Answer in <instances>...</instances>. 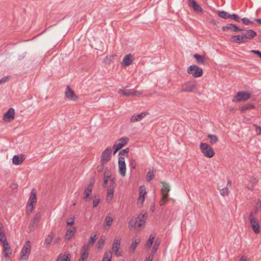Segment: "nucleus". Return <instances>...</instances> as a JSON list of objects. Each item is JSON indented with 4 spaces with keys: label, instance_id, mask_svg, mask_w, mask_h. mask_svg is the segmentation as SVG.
<instances>
[{
    "label": "nucleus",
    "instance_id": "nucleus-1",
    "mask_svg": "<svg viewBox=\"0 0 261 261\" xmlns=\"http://www.w3.org/2000/svg\"><path fill=\"white\" fill-rule=\"evenodd\" d=\"M199 148L201 152L205 157L212 158L214 156L215 153L214 150L210 145L206 143H201Z\"/></svg>",
    "mask_w": 261,
    "mask_h": 261
},
{
    "label": "nucleus",
    "instance_id": "nucleus-2",
    "mask_svg": "<svg viewBox=\"0 0 261 261\" xmlns=\"http://www.w3.org/2000/svg\"><path fill=\"white\" fill-rule=\"evenodd\" d=\"M31 251V246L30 245V242L27 241L21 249L20 253V261H27L30 255Z\"/></svg>",
    "mask_w": 261,
    "mask_h": 261
},
{
    "label": "nucleus",
    "instance_id": "nucleus-3",
    "mask_svg": "<svg viewBox=\"0 0 261 261\" xmlns=\"http://www.w3.org/2000/svg\"><path fill=\"white\" fill-rule=\"evenodd\" d=\"M146 218V213L139 214L137 219H131L129 222V227H133L137 225L138 227H141L144 226L145 223Z\"/></svg>",
    "mask_w": 261,
    "mask_h": 261
},
{
    "label": "nucleus",
    "instance_id": "nucleus-4",
    "mask_svg": "<svg viewBox=\"0 0 261 261\" xmlns=\"http://www.w3.org/2000/svg\"><path fill=\"white\" fill-rule=\"evenodd\" d=\"M37 202V194L35 189L31 190L30 196L27 206V213L29 214L33 212L34 209L33 204Z\"/></svg>",
    "mask_w": 261,
    "mask_h": 261
},
{
    "label": "nucleus",
    "instance_id": "nucleus-5",
    "mask_svg": "<svg viewBox=\"0 0 261 261\" xmlns=\"http://www.w3.org/2000/svg\"><path fill=\"white\" fill-rule=\"evenodd\" d=\"M187 72L191 75L193 77H199L202 75L203 70L196 65L190 66L187 68Z\"/></svg>",
    "mask_w": 261,
    "mask_h": 261
},
{
    "label": "nucleus",
    "instance_id": "nucleus-6",
    "mask_svg": "<svg viewBox=\"0 0 261 261\" xmlns=\"http://www.w3.org/2000/svg\"><path fill=\"white\" fill-rule=\"evenodd\" d=\"M119 237L115 238L112 244V252H113L117 257L122 256V250L120 249L121 241Z\"/></svg>",
    "mask_w": 261,
    "mask_h": 261
},
{
    "label": "nucleus",
    "instance_id": "nucleus-7",
    "mask_svg": "<svg viewBox=\"0 0 261 261\" xmlns=\"http://www.w3.org/2000/svg\"><path fill=\"white\" fill-rule=\"evenodd\" d=\"M249 220L250 223L251 228L255 233H259L260 232V227L257 219L253 215V212L250 213L249 216Z\"/></svg>",
    "mask_w": 261,
    "mask_h": 261
},
{
    "label": "nucleus",
    "instance_id": "nucleus-8",
    "mask_svg": "<svg viewBox=\"0 0 261 261\" xmlns=\"http://www.w3.org/2000/svg\"><path fill=\"white\" fill-rule=\"evenodd\" d=\"M118 93L123 96H139L142 94V91H137L134 89L124 90L120 89Z\"/></svg>",
    "mask_w": 261,
    "mask_h": 261
},
{
    "label": "nucleus",
    "instance_id": "nucleus-9",
    "mask_svg": "<svg viewBox=\"0 0 261 261\" xmlns=\"http://www.w3.org/2000/svg\"><path fill=\"white\" fill-rule=\"evenodd\" d=\"M251 97V94L246 91H239L233 97L232 101L233 102H240L246 101Z\"/></svg>",
    "mask_w": 261,
    "mask_h": 261
},
{
    "label": "nucleus",
    "instance_id": "nucleus-10",
    "mask_svg": "<svg viewBox=\"0 0 261 261\" xmlns=\"http://www.w3.org/2000/svg\"><path fill=\"white\" fill-rule=\"evenodd\" d=\"M128 138L127 137H122L116 141L114 146V154H115L120 149L126 145L128 142Z\"/></svg>",
    "mask_w": 261,
    "mask_h": 261
},
{
    "label": "nucleus",
    "instance_id": "nucleus-11",
    "mask_svg": "<svg viewBox=\"0 0 261 261\" xmlns=\"http://www.w3.org/2000/svg\"><path fill=\"white\" fill-rule=\"evenodd\" d=\"M112 149L110 147H107L102 153L100 163L102 164H106L111 159Z\"/></svg>",
    "mask_w": 261,
    "mask_h": 261
},
{
    "label": "nucleus",
    "instance_id": "nucleus-12",
    "mask_svg": "<svg viewBox=\"0 0 261 261\" xmlns=\"http://www.w3.org/2000/svg\"><path fill=\"white\" fill-rule=\"evenodd\" d=\"M242 36L243 37L245 43L248 42L249 40L252 39L255 36H256V33L252 30H247L242 31Z\"/></svg>",
    "mask_w": 261,
    "mask_h": 261
},
{
    "label": "nucleus",
    "instance_id": "nucleus-13",
    "mask_svg": "<svg viewBox=\"0 0 261 261\" xmlns=\"http://www.w3.org/2000/svg\"><path fill=\"white\" fill-rule=\"evenodd\" d=\"M41 215L40 212H38L35 215L33 219L31 221L29 226V229L30 231H34L38 226V223L41 219Z\"/></svg>",
    "mask_w": 261,
    "mask_h": 261
},
{
    "label": "nucleus",
    "instance_id": "nucleus-14",
    "mask_svg": "<svg viewBox=\"0 0 261 261\" xmlns=\"http://www.w3.org/2000/svg\"><path fill=\"white\" fill-rule=\"evenodd\" d=\"M95 179L94 178H92L90 180L89 185L85 188L84 194V199L87 201V199L91 195L93 186L94 184Z\"/></svg>",
    "mask_w": 261,
    "mask_h": 261
},
{
    "label": "nucleus",
    "instance_id": "nucleus-15",
    "mask_svg": "<svg viewBox=\"0 0 261 261\" xmlns=\"http://www.w3.org/2000/svg\"><path fill=\"white\" fill-rule=\"evenodd\" d=\"M15 110L13 108H10L3 115V120L6 122H11L14 119Z\"/></svg>",
    "mask_w": 261,
    "mask_h": 261
},
{
    "label": "nucleus",
    "instance_id": "nucleus-16",
    "mask_svg": "<svg viewBox=\"0 0 261 261\" xmlns=\"http://www.w3.org/2000/svg\"><path fill=\"white\" fill-rule=\"evenodd\" d=\"M65 95L66 98L70 100H76L78 99V97L75 94L74 91L67 86L65 92Z\"/></svg>",
    "mask_w": 261,
    "mask_h": 261
},
{
    "label": "nucleus",
    "instance_id": "nucleus-17",
    "mask_svg": "<svg viewBox=\"0 0 261 261\" xmlns=\"http://www.w3.org/2000/svg\"><path fill=\"white\" fill-rule=\"evenodd\" d=\"M118 166L120 174L121 176H124L126 172V165L124 158L123 157H119L118 160Z\"/></svg>",
    "mask_w": 261,
    "mask_h": 261
},
{
    "label": "nucleus",
    "instance_id": "nucleus-18",
    "mask_svg": "<svg viewBox=\"0 0 261 261\" xmlns=\"http://www.w3.org/2000/svg\"><path fill=\"white\" fill-rule=\"evenodd\" d=\"M188 5L190 7L192 8L193 10L197 13H203V9L200 5L194 0H188Z\"/></svg>",
    "mask_w": 261,
    "mask_h": 261
},
{
    "label": "nucleus",
    "instance_id": "nucleus-19",
    "mask_svg": "<svg viewBox=\"0 0 261 261\" xmlns=\"http://www.w3.org/2000/svg\"><path fill=\"white\" fill-rule=\"evenodd\" d=\"M196 85L191 82H187L182 85L181 89V92H190L196 89Z\"/></svg>",
    "mask_w": 261,
    "mask_h": 261
},
{
    "label": "nucleus",
    "instance_id": "nucleus-20",
    "mask_svg": "<svg viewBox=\"0 0 261 261\" xmlns=\"http://www.w3.org/2000/svg\"><path fill=\"white\" fill-rule=\"evenodd\" d=\"M146 194L145 188L144 186H141L139 188V194L140 196L138 199V203L140 204L141 206L143 205L145 200V195Z\"/></svg>",
    "mask_w": 261,
    "mask_h": 261
},
{
    "label": "nucleus",
    "instance_id": "nucleus-21",
    "mask_svg": "<svg viewBox=\"0 0 261 261\" xmlns=\"http://www.w3.org/2000/svg\"><path fill=\"white\" fill-rule=\"evenodd\" d=\"M227 29L230 30L234 32H238L241 31H244V29H240L237 26L232 23H228L226 26H224L222 28V30L223 31H226Z\"/></svg>",
    "mask_w": 261,
    "mask_h": 261
},
{
    "label": "nucleus",
    "instance_id": "nucleus-22",
    "mask_svg": "<svg viewBox=\"0 0 261 261\" xmlns=\"http://www.w3.org/2000/svg\"><path fill=\"white\" fill-rule=\"evenodd\" d=\"M89 249V245L85 244L82 249L81 256L80 259L86 261L88 256V250Z\"/></svg>",
    "mask_w": 261,
    "mask_h": 261
},
{
    "label": "nucleus",
    "instance_id": "nucleus-23",
    "mask_svg": "<svg viewBox=\"0 0 261 261\" xmlns=\"http://www.w3.org/2000/svg\"><path fill=\"white\" fill-rule=\"evenodd\" d=\"M76 232V228L75 227H73L72 229H67L64 236L65 239L66 240H69L74 236Z\"/></svg>",
    "mask_w": 261,
    "mask_h": 261
},
{
    "label": "nucleus",
    "instance_id": "nucleus-24",
    "mask_svg": "<svg viewBox=\"0 0 261 261\" xmlns=\"http://www.w3.org/2000/svg\"><path fill=\"white\" fill-rule=\"evenodd\" d=\"M113 222V218L110 215H107L106 217L105 221L103 224L105 229L106 230H109L110 227L112 225Z\"/></svg>",
    "mask_w": 261,
    "mask_h": 261
},
{
    "label": "nucleus",
    "instance_id": "nucleus-25",
    "mask_svg": "<svg viewBox=\"0 0 261 261\" xmlns=\"http://www.w3.org/2000/svg\"><path fill=\"white\" fill-rule=\"evenodd\" d=\"M147 113L145 112L141 113L139 114L134 115L130 118V121L132 122H135L142 120L146 115Z\"/></svg>",
    "mask_w": 261,
    "mask_h": 261
},
{
    "label": "nucleus",
    "instance_id": "nucleus-26",
    "mask_svg": "<svg viewBox=\"0 0 261 261\" xmlns=\"http://www.w3.org/2000/svg\"><path fill=\"white\" fill-rule=\"evenodd\" d=\"M24 159L25 158L23 155H21V156L15 155L12 159V163L14 165H18L21 164L23 162Z\"/></svg>",
    "mask_w": 261,
    "mask_h": 261
},
{
    "label": "nucleus",
    "instance_id": "nucleus-27",
    "mask_svg": "<svg viewBox=\"0 0 261 261\" xmlns=\"http://www.w3.org/2000/svg\"><path fill=\"white\" fill-rule=\"evenodd\" d=\"M193 57L196 59L198 64L204 65L207 64L206 62V58L204 56L199 55L198 54H195Z\"/></svg>",
    "mask_w": 261,
    "mask_h": 261
},
{
    "label": "nucleus",
    "instance_id": "nucleus-28",
    "mask_svg": "<svg viewBox=\"0 0 261 261\" xmlns=\"http://www.w3.org/2000/svg\"><path fill=\"white\" fill-rule=\"evenodd\" d=\"M3 243L4 250L3 252L5 256L8 257L11 254V252L10 251V247L7 240L2 242Z\"/></svg>",
    "mask_w": 261,
    "mask_h": 261
},
{
    "label": "nucleus",
    "instance_id": "nucleus-29",
    "mask_svg": "<svg viewBox=\"0 0 261 261\" xmlns=\"http://www.w3.org/2000/svg\"><path fill=\"white\" fill-rule=\"evenodd\" d=\"M230 40L231 42L236 43H245V41H244L243 37L242 35L233 36L231 37Z\"/></svg>",
    "mask_w": 261,
    "mask_h": 261
},
{
    "label": "nucleus",
    "instance_id": "nucleus-30",
    "mask_svg": "<svg viewBox=\"0 0 261 261\" xmlns=\"http://www.w3.org/2000/svg\"><path fill=\"white\" fill-rule=\"evenodd\" d=\"M140 239L139 237H136L133 238L132 243L129 247V249L132 253H133L135 251L137 247V245L140 243Z\"/></svg>",
    "mask_w": 261,
    "mask_h": 261
},
{
    "label": "nucleus",
    "instance_id": "nucleus-31",
    "mask_svg": "<svg viewBox=\"0 0 261 261\" xmlns=\"http://www.w3.org/2000/svg\"><path fill=\"white\" fill-rule=\"evenodd\" d=\"M111 172L109 171V170L108 168H106L105 170L104 174H103V186L104 187H106L108 182V180L109 178L111 177Z\"/></svg>",
    "mask_w": 261,
    "mask_h": 261
},
{
    "label": "nucleus",
    "instance_id": "nucleus-32",
    "mask_svg": "<svg viewBox=\"0 0 261 261\" xmlns=\"http://www.w3.org/2000/svg\"><path fill=\"white\" fill-rule=\"evenodd\" d=\"M133 62L132 56L131 55H125L122 60V64L126 66H129Z\"/></svg>",
    "mask_w": 261,
    "mask_h": 261
},
{
    "label": "nucleus",
    "instance_id": "nucleus-33",
    "mask_svg": "<svg viewBox=\"0 0 261 261\" xmlns=\"http://www.w3.org/2000/svg\"><path fill=\"white\" fill-rule=\"evenodd\" d=\"M54 238V234L52 233H49L45 239L44 245L46 248H48Z\"/></svg>",
    "mask_w": 261,
    "mask_h": 261
},
{
    "label": "nucleus",
    "instance_id": "nucleus-34",
    "mask_svg": "<svg viewBox=\"0 0 261 261\" xmlns=\"http://www.w3.org/2000/svg\"><path fill=\"white\" fill-rule=\"evenodd\" d=\"M155 170L153 168L150 169L146 175V180L147 181H151L154 177V172Z\"/></svg>",
    "mask_w": 261,
    "mask_h": 261
},
{
    "label": "nucleus",
    "instance_id": "nucleus-35",
    "mask_svg": "<svg viewBox=\"0 0 261 261\" xmlns=\"http://www.w3.org/2000/svg\"><path fill=\"white\" fill-rule=\"evenodd\" d=\"M7 240L6 236L4 230L3 224L0 222V242H3Z\"/></svg>",
    "mask_w": 261,
    "mask_h": 261
},
{
    "label": "nucleus",
    "instance_id": "nucleus-36",
    "mask_svg": "<svg viewBox=\"0 0 261 261\" xmlns=\"http://www.w3.org/2000/svg\"><path fill=\"white\" fill-rule=\"evenodd\" d=\"M207 137L210 139L209 143L211 145H214L218 141V137L215 135L208 134Z\"/></svg>",
    "mask_w": 261,
    "mask_h": 261
},
{
    "label": "nucleus",
    "instance_id": "nucleus-37",
    "mask_svg": "<svg viewBox=\"0 0 261 261\" xmlns=\"http://www.w3.org/2000/svg\"><path fill=\"white\" fill-rule=\"evenodd\" d=\"M57 261H70V254L65 253L63 256H59Z\"/></svg>",
    "mask_w": 261,
    "mask_h": 261
},
{
    "label": "nucleus",
    "instance_id": "nucleus-38",
    "mask_svg": "<svg viewBox=\"0 0 261 261\" xmlns=\"http://www.w3.org/2000/svg\"><path fill=\"white\" fill-rule=\"evenodd\" d=\"M112 253L111 251H107L105 254L102 259V261H111Z\"/></svg>",
    "mask_w": 261,
    "mask_h": 261
},
{
    "label": "nucleus",
    "instance_id": "nucleus-39",
    "mask_svg": "<svg viewBox=\"0 0 261 261\" xmlns=\"http://www.w3.org/2000/svg\"><path fill=\"white\" fill-rule=\"evenodd\" d=\"M162 184H164L163 188L161 189V192L162 193V195L163 193H167L168 194V192L170 191V187L168 185L166 184L164 181H161Z\"/></svg>",
    "mask_w": 261,
    "mask_h": 261
},
{
    "label": "nucleus",
    "instance_id": "nucleus-40",
    "mask_svg": "<svg viewBox=\"0 0 261 261\" xmlns=\"http://www.w3.org/2000/svg\"><path fill=\"white\" fill-rule=\"evenodd\" d=\"M155 236L154 234L150 235L149 238L145 244L146 247L148 248H150L155 239Z\"/></svg>",
    "mask_w": 261,
    "mask_h": 261
},
{
    "label": "nucleus",
    "instance_id": "nucleus-41",
    "mask_svg": "<svg viewBox=\"0 0 261 261\" xmlns=\"http://www.w3.org/2000/svg\"><path fill=\"white\" fill-rule=\"evenodd\" d=\"M218 15L220 17L224 19H227L230 17V14H229L227 12L224 11H218Z\"/></svg>",
    "mask_w": 261,
    "mask_h": 261
},
{
    "label": "nucleus",
    "instance_id": "nucleus-42",
    "mask_svg": "<svg viewBox=\"0 0 261 261\" xmlns=\"http://www.w3.org/2000/svg\"><path fill=\"white\" fill-rule=\"evenodd\" d=\"M254 108V106L252 104H247L242 106L240 109L242 112L246 111L247 110L252 109Z\"/></svg>",
    "mask_w": 261,
    "mask_h": 261
},
{
    "label": "nucleus",
    "instance_id": "nucleus-43",
    "mask_svg": "<svg viewBox=\"0 0 261 261\" xmlns=\"http://www.w3.org/2000/svg\"><path fill=\"white\" fill-rule=\"evenodd\" d=\"M75 218L74 216L72 215L69 216V217L67 219L66 224L67 225H72L74 223Z\"/></svg>",
    "mask_w": 261,
    "mask_h": 261
},
{
    "label": "nucleus",
    "instance_id": "nucleus-44",
    "mask_svg": "<svg viewBox=\"0 0 261 261\" xmlns=\"http://www.w3.org/2000/svg\"><path fill=\"white\" fill-rule=\"evenodd\" d=\"M218 189L220 191V194L223 196H225L228 195L229 191L228 188L227 187L220 189L219 186H218Z\"/></svg>",
    "mask_w": 261,
    "mask_h": 261
},
{
    "label": "nucleus",
    "instance_id": "nucleus-45",
    "mask_svg": "<svg viewBox=\"0 0 261 261\" xmlns=\"http://www.w3.org/2000/svg\"><path fill=\"white\" fill-rule=\"evenodd\" d=\"M114 196V190L112 188H110L107 191V200L111 201Z\"/></svg>",
    "mask_w": 261,
    "mask_h": 261
},
{
    "label": "nucleus",
    "instance_id": "nucleus-46",
    "mask_svg": "<svg viewBox=\"0 0 261 261\" xmlns=\"http://www.w3.org/2000/svg\"><path fill=\"white\" fill-rule=\"evenodd\" d=\"M105 243V238L103 237H101L98 240L97 243V246L98 249H101L103 247V245Z\"/></svg>",
    "mask_w": 261,
    "mask_h": 261
},
{
    "label": "nucleus",
    "instance_id": "nucleus-47",
    "mask_svg": "<svg viewBox=\"0 0 261 261\" xmlns=\"http://www.w3.org/2000/svg\"><path fill=\"white\" fill-rule=\"evenodd\" d=\"M160 240L157 239L155 240V243H154L153 248H152V252L153 253H154L156 251V250H158V247L160 245Z\"/></svg>",
    "mask_w": 261,
    "mask_h": 261
},
{
    "label": "nucleus",
    "instance_id": "nucleus-48",
    "mask_svg": "<svg viewBox=\"0 0 261 261\" xmlns=\"http://www.w3.org/2000/svg\"><path fill=\"white\" fill-rule=\"evenodd\" d=\"M168 194L167 193H163V195H162V199H161L160 201V205H163L165 204L166 200L168 198Z\"/></svg>",
    "mask_w": 261,
    "mask_h": 261
},
{
    "label": "nucleus",
    "instance_id": "nucleus-49",
    "mask_svg": "<svg viewBox=\"0 0 261 261\" xmlns=\"http://www.w3.org/2000/svg\"><path fill=\"white\" fill-rule=\"evenodd\" d=\"M11 79L10 76H6L0 79V85L10 81Z\"/></svg>",
    "mask_w": 261,
    "mask_h": 261
},
{
    "label": "nucleus",
    "instance_id": "nucleus-50",
    "mask_svg": "<svg viewBox=\"0 0 261 261\" xmlns=\"http://www.w3.org/2000/svg\"><path fill=\"white\" fill-rule=\"evenodd\" d=\"M129 149L128 148H126L124 149L121 150L119 153V155H127L129 152Z\"/></svg>",
    "mask_w": 261,
    "mask_h": 261
},
{
    "label": "nucleus",
    "instance_id": "nucleus-51",
    "mask_svg": "<svg viewBox=\"0 0 261 261\" xmlns=\"http://www.w3.org/2000/svg\"><path fill=\"white\" fill-rule=\"evenodd\" d=\"M229 18L234 19L237 22H239L241 20L239 16L236 14H230Z\"/></svg>",
    "mask_w": 261,
    "mask_h": 261
},
{
    "label": "nucleus",
    "instance_id": "nucleus-52",
    "mask_svg": "<svg viewBox=\"0 0 261 261\" xmlns=\"http://www.w3.org/2000/svg\"><path fill=\"white\" fill-rule=\"evenodd\" d=\"M242 22L246 25H248L249 24H252L253 23V22L250 21L248 18H243L242 19Z\"/></svg>",
    "mask_w": 261,
    "mask_h": 261
},
{
    "label": "nucleus",
    "instance_id": "nucleus-53",
    "mask_svg": "<svg viewBox=\"0 0 261 261\" xmlns=\"http://www.w3.org/2000/svg\"><path fill=\"white\" fill-rule=\"evenodd\" d=\"M100 198H95L93 201V206L94 207H96L100 202Z\"/></svg>",
    "mask_w": 261,
    "mask_h": 261
},
{
    "label": "nucleus",
    "instance_id": "nucleus-54",
    "mask_svg": "<svg viewBox=\"0 0 261 261\" xmlns=\"http://www.w3.org/2000/svg\"><path fill=\"white\" fill-rule=\"evenodd\" d=\"M96 239H97V238H96V234L94 235L93 236L91 237L89 239V243L93 244L95 242Z\"/></svg>",
    "mask_w": 261,
    "mask_h": 261
},
{
    "label": "nucleus",
    "instance_id": "nucleus-55",
    "mask_svg": "<svg viewBox=\"0 0 261 261\" xmlns=\"http://www.w3.org/2000/svg\"><path fill=\"white\" fill-rule=\"evenodd\" d=\"M129 164L131 166L132 168H133V169H135L136 168V163L135 160L131 159L129 162Z\"/></svg>",
    "mask_w": 261,
    "mask_h": 261
},
{
    "label": "nucleus",
    "instance_id": "nucleus-56",
    "mask_svg": "<svg viewBox=\"0 0 261 261\" xmlns=\"http://www.w3.org/2000/svg\"><path fill=\"white\" fill-rule=\"evenodd\" d=\"M251 53L257 55L259 58H261V52L257 50H251Z\"/></svg>",
    "mask_w": 261,
    "mask_h": 261
},
{
    "label": "nucleus",
    "instance_id": "nucleus-57",
    "mask_svg": "<svg viewBox=\"0 0 261 261\" xmlns=\"http://www.w3.org/2000/svg\"><path fill=\"white\" fill-rule=\"evenodd\" d=\"M105 165V164H102L101 163V165L97 167V171L98 172H101L103 170Z\"/></svg>",
    "mask_w": 261,
    "mask_h": 261
},
{
    "label": "nucleus",
    "instance_id": "nucleus-58",
    "mask_svg": "<svg viewBox=\"0 0 261 261\" xmlns=\"http://www.w3.org/2000/svg\"><path fill=\"white\" fill-rule=\"evenodd\" d=\"M254 126L256 127V132L257 135H260L261 134V127L257 126L256 125H254Z\"/></svg>",
    "mask_w": 261,
    "mask_h": 261
},
{
    "label": "nucleus",
    "instance_id": "nucleus-59",
    "mask_svg": "<svg viewBox=\"0 0 261 261\" xmlns=\"http://www.w3.org/2000/svg\"><path fill=\"white\" fill-rule=\"evenodd\" d=\"M259 206L257 204L254 207V212H253V215H255L258 213V208Z\"/></svg>",
    "mask_w": 261,
    "mask_h": 261
},
{
    "label": "nucleus",
    "instance_id": "nucleus-60",
    "mask_svg": "<svg viewBox=\"0 0 261 261\" xmlns=\"http://www.w3.org/2000/svg\"><path fill=\"white\" fill-rule=\"evenodd\" d=\"M153 259V255L151 254L149 255L146 258V261H152Z\"/></svg>",
    "mask_w": 261,
    "mask_h": 261
},
{
    "label": "nucleus",
    "instance_id": "nucleus-61",
    "mask_svg": "<svg viewBox=\"0 0 261 261\" xmlns=\"http://www.w3.org/2000/svg\"><path fill=\"white\" fill-rule=\"evenodd\" d=\"M240 261H249V259L248 258H247L246 257L244 256H243Z\"/></svg>",
    "mask_w": 261,
    "mask_h": 261
},
{
    "label": "nucleus",
    "instance_id": "nucleus-62",
    "mask_svg": "<svg viewBox=\"0 0 261 261\" xmlns=\"http://www.w3.org/2000/svg\"><path fill=\"white\" fill-rule=\"evenodd\" d=\"M254 20L258 22L259 24H261V19L260 18H255Z\"/></svg>",
    "mask_w": 261,
    "mask_h": 261
},
{
    "label": "nucleus",
    "instance_id": "nucleus-63",
    "mask_svg": "<svg viewBox=\"0 0 261 261\" xmlns=\"http://www.w3.org/2000/svg\"><path fill=\"white\" fill-rule=\"evenodd\" d=\"M60 240V238H57L56 240L55 241V243H57L58 241H59V240Z\"/></svg>",
    "mask_w": 261,
    "mask_h": 261
},
{
    "label": "nucleus",
    "instance_id": "nucleus-64",
    "mask_svg": "<svg viewBox=\"0 0 261 261\" xmlns=\"http://www.w3.org/2000/svg\"><path fill=\"white\" fill-rule=\"evenodd\" d=\"M231 182L230 181H228L227 182V186H231Z\"/></svg>",
    "mask_w": 261,
    "mask_h": 261
}]
</instances>
